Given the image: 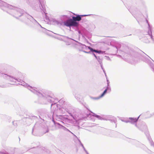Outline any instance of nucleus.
<instances>
[{"label":"nucleus","instance_id":"nucleus-2","mask_svg":"<svg viewBox=\"0 0 154 154\" xmlns=\"http://www.w3.org/2000/svg\"><path fill=\"white\" fill-rule=\"evenodd\" d=\"M85 15H78L76 17H72V20L73 21H80L81 20V17L85 16Z\"/></svg>","mask_w":154,"mask_h":154},{"label":"nucleus","instance_id":"nucleus-5","mask_svg":"<svg viewBox=\"0 0 154 154\" xmlns=\"http://www.w3.org/2000/svg\"><path fill=\"white\" fill-rule=\"evenodd\" d=\"M83 52L85 53H89L90 52H87V51H83Z\"/></svg>","mask_w":154,"mask_h":154},{"label":"nucleus","instance_id":"nucleus-1","mask_svg":"<svg viewBox=\"0 0 154 154\" xmlns=\"http://www.w3.org/2000/svg\"><path fill=\"white\" fill-rule=\"evenodd\" d=\"M64 24L66 26H76L78 25V23L76 22L73 20L72 19H70L67 20L64 22Z\"/></svg>","mask_w":154,"mask_h":154},{"label":"nucleus","instance_id":"nucleus-4","mask_svg":"<svg viewBox=\"0 0 154 154\" xmlns=\"http://www.w3.org/2000/svg\"><path fill=\"white\" fill-rule=\"evenodd\" d=\"M88 48L91 51H94L96 53H100L101 52V51H98L97 50L93 49L92 48H91L90 47H88Z\"/></svg>","mask_w":154,"mask_h":154},{"label":"nucleus","instance_id":"nucleus-3","mask_svg":"<svg viewBox=\"0 0 154 154\" xmlns=\"http://www.w3.org/2000/svg\"><path fill=\"white\" fill-rule=\"evenodd\" d=\"M107 89H106L104 91L103 93L100 96L94 98V99L95 100H97L99 99L100 98L104 96V95L106 94L107 92Z\"/></svg>","mask_w":154,"mask_h":154},{"label":"nucleus","instance_id":"nucleus-6","mask_svg":"<svg viewBox=\"0 0 154 154\" xmlns=\"http://www.w3.org/2000/svg\"><path fill=\"white\" fill-rule=\"evenodd\" d=\"M151 36H149V35H148V36H147V37L149 39L150 38Z\"/></svg>","mask_w":154,"mask_h":154}]
</instances>
